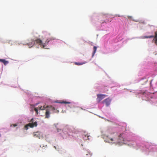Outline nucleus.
Here are the masks:
<instances>
[{"label":"nucleus","mask_w":157,"mask_h":157,"mask_svg":"<svg viewBox=\"0 0 157 157\" xmlns=\"http://www.w3.org/2000/svg\"><path fill=\"white\" fill-rule=\"evenodd\" d=\"M49 41L50 40L47 39L44 44H43L41 40L39 39H37L35 40H32L31 42L27 43V44L28 45L29 48H30L33 46H36V45L38 44V45L40 46L41 48L44 49H48V48L46 47L45 44H48Z\"/></svg>","instance_id":"f257e3e1"},{"label":"nucleus","mask_w":157,"mask_h":157,"mask_svg":"<svg viewBox=\"0 0 157 157\" xmlns=\"http://www.w3.org/2000/svg\"><path fill=\"white\" fill-rule=\"evenodd\" d=\"M30 123L25 125L24 127L25 129L27 130L28 129V127H30L31 128H33L34 127H36L37 124L36 122H34V119L32 118L30 121Z\"/></svg>","instance_id":"f03ea898"},{"label":"nucleus","mask_w":157,"mask_h":157,"mask_svg":"<svg viewBox=\"0 0 157 157\" xmlns=\"http://www.w3.org/2000/svg\"><path fill=\"white\" fill-rule=\"evenodd\" d=\"M107 96V95L105 94H97V100L98 101V102H100L101 101L102 99H103L104 98Z\"/></svg>","instance_id":"7ed1b4c3"},{"label":"nucleus","mask_w":157,"mask_h":157,"mask_svg":"<svg viewBox=\"0 0 157 157\" xmlns=\"http://www.w3.org/2000/svg\"><path fill=\"white\" fill-rule=\"evenodd\" d=\"M111 100L109 98H107L104 100L103 102L105 104L106 106H108L110 104Z\"/></svg>","instance_id":"20e7f679"},{"label":"nucleus","mask_w":157,"mask_h":157,"mask_svg":"<svg viewBox=\"0 0 157 157\" xmlns=\"http://www.w3.org/2000/svg\"><path fill=\"white\" fill-rule=\"evenodd\" d=\"M50 113L49 110L48 109H47L46 110V112L45 113V118H48L50 117Z\"/></svg>","instance_id":"39448f33"},{"label":"nucleus","mask_w":157,"mask_h":157,"mask_svg":"<svg viewBox=\"0 0 157 157\" xmlns=\"http://www.w3.org/2000/svg\"><path fill=\"white\" fill-rule=\"evenodd\" d=\"M48 108H49V109H48L49 110V111H52L53 112H56V111H57L56 109H55L54 107H53L52 106H49Z\"/></svg>","instance_id":"423d86ee"},{"label":"nucleus","mask_w":157,"mask_h":157,"mask_svg":"<svg viewBox=\"0 0 157 157\" xmlns=\"http://www.w3.org/2000/svg\"><path fill=\"white\" fill-rule=\"evenodd\" d=\"M153 40L155 41V44L157 45V31L155 33V36Z\"/></svg>","instance_id":"0eeeda50"},{"label":"nucleus","mask_w":157,"mask_h":157,"mask_svg":"<svg viewBox=\"0 0 157 157\" xmlns=\"http://www.w3.org/2000/svg\"><path fill=\"white\" fill-rule=\"evenodd\" d=\"M154 37V36H142L141 37V38L142 39H145V38H153Z\"/></svg>","instance_id":"6e6552de"},{"label":"nucleus","mask_w":157,"mask_h":157,"mask_svg":"<svg viewBox=\"0 0 157 157\" xmlns=\"http://www.w3.org/2000/svg\"><path fill=\"white\" fill-rule=\"evenodd\" d=\"M0 61L3 63L5 65L7 64L8 63V61L4 59H0Z\"/></svg>","instance_id":"1a4fd4ad"},{"label":"nucleus","mask_w":157,"mask_h":157,"mask_svg":"<svg viewBox=\"0 0 157 157\" xmlns=\"http://www.w3.org/2000/svg\"><path fill=\"white\" fill-rule=\"evenodd\" d=\"M85 154L86 155L85 157H91L92 155L91 153L87 151L86 152Z\"/></svg>","instance_id":"9d476101"},{"label":"nucleus","mask_w":157,"mask_h":157,"mask_svg":"<svg viewBox=\"0 0 157 157\" xmlns=\"http://www.w3.org/2000/svg\"><path fill=\"white\" fill-rule=\"evenodd\" d=\"M97 49V47L96 46H94V47L93 48V52L92 56V57H93L94 56V55Z\"/></svg>","instance_id":"9b49d317"},{"label":"nucleus","mask_w":157,"mask_h":157,"mask_svg":"<svg viewBox=\"0 0 157 157\" xmlns=\"http://www.w3.org/2000/svg\"><path fill=\"white\" fill-rule=\"evenodd\" d=\"M49 107V106H45V105H44L43 106H41L40 107H39V109L41 110H44L45 108H48Z\"/></svg>","instance_id":"f8f14e48"},{"label":"nucleus","mask_w":157,"mask_h":157,"mask_svg":"<svg viewBox=\"0 0 157 157\" xmlns=\"http://www.w3.org/2000/svg\"><path fill=\"white\" fill-rule=\"evenodd\" d=\"M85 137H84V138L85 140H90V138L89 137H90V136L88 135H84Z\"/></svg>","instance_id":"ddd939ff"},{"label":"nucleus","mask_w":157,"mask_h":157,"mask_svg":"<svg viewBox=\"0 0 157 157\" xmlns=\"http://www.w3.org/2000/svg\"><path fill=\"white\" fill-rule=\"evenodd\" d=\"M85 63H78V62H75V64L76 65H82L83 64H84Z\"/></svg>","instance_id":"4468645a"},{"label":"nucleus","mask_w":157,"mask_h":157,"mask_svg":"<svg viewBox=\"0 0 157 157\" xmlns=\"http://www.w3.org/2000/svg\"><path fill=\"white\" fill-rule=\"evenodd\" d=\"M39 134V133L38 132H36L34 133V136L35 137H38V135Z\"/></svg>","instance_id":"2eb2a0df"},{"label":"nucleus","mask_w":157,"mask_h":157,"mask_svg":"<svg viewBox=\"0 0 157 157\" xmlns=\"http://www.w3.org/2000/svg\"><path fill=\"white\" fill-rule=\"evenodd\" d=\"M62 103H64V104H70L71 103L70 102H67V101H63L62 102Z\"/></svg>","instance_id":"dca6fc26"},{"label":"nucleus","mask_w":157,"mask_h":157,"mask_svg":"<svg viewBox=\"0 0 157 157\" xmlns=\"http://www.w3.org/2000/svg\"><path fill=\"white\" fill-rule=\"evenodd\" d=\"M17 124H13L12 125L14 127H16V126H17ZM12 126V125H11V126Z\"/></svg>","instance_id":"f3484780"},{"label":"nucleus","mask_w":157,"mask_h":157,"mask_svg":"<svg viewBox=\"0 0 157 157\" xmlns=\"http://www.w3.org/2000/svg\"><path fill=\"white\" fill-rule=\"evenodd\" d=\"M109 139H110V141H111L112 142L114 141V140H113V139L112 138H109Z\"/></svg>","instance_id":"a211bd4d"},{"label":"nucleus","mask_w":157,"mask_h":157,"mask_svg":"<svg viewBox=\"0 0 157 157\" xmlns=\"http://www.w3.org/2000/svg\"><path fill=\"white\" fill-rule=\"evenodd\" d=\"M34 110L36 112H37V111H38L37 109L36 108H34Z\"/></svg>","instance_id":"6ab92c4d"},{"label":"nucleus","mask_w":157,"mask_h":157,"mask_svg":"<svg viewBox=\"0 0 157 157\" xmlns=\"http://www.w3.org/2000/svg\"><path fill=\"white\" fill-rule=\"evenodd\" d=\"M128 17L129 19H130L132 17L131 16H128Z\"/></svg>","instance_id":"aec40b11"},{"label":"nucleus","mask_w":157,"mask_h":157,"mask_svg":"<svg viewBox=\"0 0 157 157\" xmlns=\"http://www.w3.org/2000/svg\"><path fill=\"white\" fill-rule=\"evenodd\" d=\"M36 114H38V111H37V112H36Z\"/></svg>","instance_id":"412c9836"},{"label":"nucleus","mask_w":157,"mask_h":157,"mask_svg":"<svg viewBox=\"0 0 157 157\" xmlns=\"http://www.w3.org/2000/svg\"><path fill=\"white\" fill-rule=\"evenodd\" d=\"M121 136V134H120V135L119 136V137Z\"/></svg>","instance_id":"4be33fe9"},{"label":"nucleus","mask_w":157,"mask_h":157,"mask_svg":"<svg viewBox=\"0 0 157 157\" xmlns=\"http://www.w3.org/2000/svg\"><path fill=\"white\" fill-rule=\"evenodd\" d=\"M1 136V134H0V137Z\"/></svg>","instance_id":"5701e85b"},{"label":"nucleus","mask_w":157,"mask_h":157,"mask_svg":"<svg viewBox=\"0 0 157 157\" xmlns=\"http://www.w3.org/2000/svg\"><path fill=\"white\" fill-rule=\"evenodd\" d=\"M118 17H120V16L119 15H118Z\"/></svg>","instance_id":"b1692460"}]
</instances>
